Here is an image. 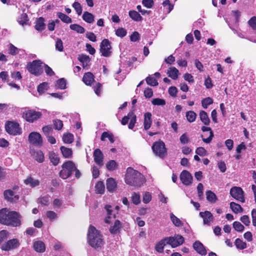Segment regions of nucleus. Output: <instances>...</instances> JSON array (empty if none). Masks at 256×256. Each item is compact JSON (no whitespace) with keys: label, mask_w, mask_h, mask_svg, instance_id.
I'll list each match as a JSON object with an SVG mask.
<instances>
[{"label":"nucleus","mask_w":256,"mask_h":256,"mask_svg":"<svg viewBox=\"0 0 256 256\" xmlns=\"http://www.w3.org/2000/svg\"><path fill=\"white\" fill-rule=\"evenodd\" d=\"M21 216L14 211H10L6 208L0 210V223L14 227L18 226L21 224Z\"/></svg>","instance_id":"nucleus-1"},{"label":"nucleus","mask_w":256,"mask_h":256,"mask_svg":"<svg viewBox=\"0 0 256 256\" xmlns=\"http://www.w3.org/2000/svg\"><path fill=\"white\" fill-rule=\"evenodd\" d=\"M145 182V178L140 172L130 167L127 168L125 182L128 184L134 187H140Z\"/></svg>","instance_id":"nucleus-2"},{"label":"nucleus","mask_w":256,"mask_h":256,"mask_svg":"<svg viewBox=\"0 0 256 256\" xmlns=\"http://www.w3.org/2000/svg\"><path fill=\"white\" fill-rule=\"evenodd\" d=\"M88 244L93 248H98L103 244L102 235L94 226H90L88 234Z\"/></svg>","instance_id":"nucleus-3"},{"label":"nucleus","mask_w":256,"mask_h":256,"mask_svg":"<svg viewBox=\"0 0 256 256\" xmlns=\"http://www.w3.org/2000/svg\"><path fill=\"white\" fill-rule=\"evenodd\" d=\"M75 172V176L79 178L80 176V172L76 168V164L70 160L66 161L62 166V170L60 172V176L62 179H66L70 177L73 172Z\"/></svg>","instance_id":"nucleus-4"},{"label":"nucleus","mask_w":256,"mask_h":256,"mask_svg":"<svg viewBox=\"0 0 256 256\" xmlns=\"http://www.w3.org/2000/svg\"><path fill=\"white\" fill-rule=\"evenodd\" d=\"M42 62L40 60H34L28 64L27 70L32 74L36 76H39L43 71L42 66Z\"/></svg>","instance_id":"nucleus-5"},{"label":"nucleus","mask_w":256,"mask_h":256,"mask_svg":"<svg viewBox=\"0 0 256 256\" xmlns=\"http://www.w3.org/2000/svg\"><path fill=\"white\" fill-rule=\"evenodd\" d=\"M41 112L34 110H25L23 111L22 116L29 122H33L42 117Z\"/></svg>","instance_id":"nucleus-6"},{"label":"nucleus","mask_w":256,"mask_h":256,"mask_svg":"<svg viewBox=\"0 0 256 256\" xmlns=\"http://www.w3.org/2000/svg\"><path fill=\"white\" fill-rule=\"evenodd\" d=\"M154 152L160 158H164L167 153L164 143L162 141L154 142L152 146Z\"/></svg>","instance_id":"nucleus-7"},{"label":"nucleus","mask_w":256,"mask_h":256,"mask_svg":"<svg viewBox=\"0 0 256 256\" xmlns=\"http://www.w3.org/2000/svg\"><path fill=\"white\" fill-rule=\"evenodd\" d=\"M20 246V242L17 238L10 240L2 244L0 246L2 250L8 252L18 248Z\"/></svg>","instance_id":"nucleus-8"},{"label":"nucleus","mask_w":256,"mask_h":256,"mask_svg":"<svg viewBox=\"0 0 256 256\" xmlns=\"http://www.w3.org/2000/svg\"><path fill=\"white\" fill-rule=\"evenodd\" d=\"M6 131L10 134L17 135L21 134V129L16 122H8L5 125Z\"/></svg>","instance_id":"nucleus-9"},{"label":"nucleus","mask_w":256,"mask_h":256,"mask_svg":"<svg viewBox=\"0 0 256 256\" xmlns=\"http://www.w3.org/2000/svg\"><path fill=\"white\" fill-rule=\"evenodd\" d=\"M168 244L172 248H176L182 244L184 242V238L180 234H175L174 236L166 237Z\"/></svg>","instance_id":"nucleus-10"},{"label":"nucleus","mask_w":256,"mask_h":256,"mask_svg":"<svg viewBox=\"0 0 256 256\" xmlns=\"http://www.w3.org/2000/svg\"><path fill=\"white\" fill-rule=\"evenodd\" d=\"M244 193L242 188L240 187L234 186L231 188L230 190L231 196L242 202H244L245 201Z\"/></svg>","instance_id":"nucleus-11"},{"label":"nucleus","mask_w":256,"mask_h":256,"mask_svg":"<svg viewBox=\"0 0 256 256\" xmlns=\"http://www.w3.org/2000/svg\"><path fill=\"white\" fill-rule=\"evenodd\" d=\"M110 42L108 39H104L100 44V52L102 55L105 57H108L111 54Z\"/></svg>","instance_id":"nucleus-12"},{"label":"nucleus","mask_w":256,"mask_h":256,"mask_svg":"<svg viewBox=\"0 0 256 256\" xmlns=\"http://www.w3.org/2000/svg\"><path fill=\"white\" fill-rule=\"evenodd\" d=\"M28 140L30 142L36 146H40L42 143L41 135L37 132H32L29 134Z\"/></svg>","instance_id":"nucleus-13"},{"label":"nucleus","mask_w":256,"mask_h":256,"mask_svg":"<svg viewBox=\"0 0 256 256\" xmlns=\"http://www.w3.org/2000/svg\"><path fill=\"white\" fill-rule=\"evenodd\" d=\"M180 178L182 182L186 186H189L192 183V176L187 170H182L180 174Z\"/></svg>","instance_id":"nucleus-14"},{"label":"nucleus","mask_w":256,"mask_h":256,"mask_svg":"<svg viewBox=\"0 0 256 256\" xmlns=\"http://www.w3.org/2000/svg\"><path fill=\"white\" fill-rule=\"evenodd\" d=\"M200 216L202 218L203 223L204 225L210 226L211 222L213 220V216L209 211L200 212Z\"/></svg>","instance_id":"nucleus-15"},{"label":"nucleus","mask_w":256,"mask_h":256,"mask_svg":"<svg viewBox=\"0 0 256 256\" xmlns=\"http://www.w3.org/2000/svg\"><path fill=\"white\" fill-rule=\"evenodd\" d=\"M105 209L106 211V216L104 222L106 223L110 224L113 219L115 218L116 213L112 209V206L110 205H106Z\"/></svg>","instance_id":"nucleus-16"},{"label":"nucleus","mask_w":256,"mask_h":256,"mask_svg":"<svg viewBox=\"0 0 256 256\" xmlns=\"http://www.w3.org/2000/svg\"><path fill=\"white\" fill-rule=\"evenodd\" d=\"M94 160L95 162L100 166H102L103 163V154L102 151L96 148L94 152Z\"/></svg>","instance_id":"nucleus-17"},{"label":"nucleus","mask_w":256,"mask_h":256,"mask_svg":"<svg viewBox=\"0 0 256 256\" xmlns=\"http://www.w3.org/2000/svg\"><path fill=\"white\" fill-rule=\"evenodd\" d=\"M4 198L10 202L16 201L18 200L19 196L16 195L12 190H8L4 192Z\"/></svg>","instance_id":"nucleus-18"},{"label":"nucleus","mask_w":256,"mask_h":256,"mask_svg":"<svg viewBox=\"0 0 256 256\" xmlns=\"http://www.w3.org/2000/svg\"><path fill=\"white\" fill-rule=\"evenodd\" d=\"M193 248L198 253L203 256L206 255V250L200 241H196L193 244Z\"/></svg>","instance_id":"nucleus-19"},{"label":"nucleus","mask_w":256,"mask_h":256,"mask_svg":"<svg viewBox=\"0 0 256 256\" xmlns=\"http://www.w3.org/2000/svg\"><path fill=\"white\" fill-rule=\"evenodd\" d=\"M152 124V114L150 112L144 114V128L145 130H148Z\"/></svg>","instance_id":"nucleus-20"},{"label":"nucleus","mask_w":256,"mask_h":256,"mask_svg":"<svg viewBox=\"0 0 256 256\" xmlns=\"http://www.w3.org/2000/svg\"><path fill=\"white\" fill-rule=\"evenodd\" d=\"M202 130L203 132H210V135L208 138H204L206 135L205 134L204 135H202V140L206 144L210 143L213 138V136H214V134H213L212 131V130L211 128L210 127L202 126Z\"/></svg>","instance_id":"nucleus-21"},{"label":"nucleus","mask_w":256,"mask_h":256,"mask_svg":"<svg viewBox=\"0 0 256 256\" xmlns=\"http://www.w3.org/2000/svg\"><path fill=\"white\" fill-rule=\"evenodd\" d=\"M167 75L172 80L178 78L180 74L179 70L175 67L172 66L168 68L167 72Z\"/></svg>","instance_id":"nucleus-22"},{"label":"nucleus","mask_w":256,"mask_h":256,"mask_svg":"<svg viewBox=\"0 0 256 256\" xmlns=\"http://www.w3.org/2000/svg\"><path fill=\"white\" fill-rule=\"evenodd\" d=\"M35 24V28L38 31L41 32L45 28L44 19L42 17L38 18L36 20Z\"/></svg>","instance_id":"nucleus-23"},{"label":"nucleus","mask_w":256,"mask_h":256,"mask_svg":"<svg viewBox=\"0 0 256 256\" xmlns=\"http://www.w3.org/2000/svg\"><path fill=\"white\" fill-rule=\"evenodd\" d=\"M168 244L166 237L158 242L156 245L155 250L158 252H162L164 246Z\"/></svg>","instance_id":"nucleus-24"},{"label":"nucleus","mask_w":256,"mask_h":256,"mask_svg":"<svg viewBox=\"0 0 256 256\" xmlns=\"http://www.w3.org/2000/svg\"><path fill=\"white\" fill-rule=\"evenodd\" d=\"M106 188L110 192H114L116 188V183L115 180L112 178H109L106 180Z\"/></svg>","instance_id":"nucleus-25"},{"label":"nucleus","mask_w":256,"mask_h":256,"mask_svg":"<svg viewBox=\"0 0 256 256\" xmlns=\"http://www.w3.org/2000/svg\"><path fill=\"white\" fill-rule=\"evenodd\" d=\"M82 80L88 86L91 85L94 81V78L92 74L90 72L86 73L83 76Z\"/></svg>","instance_id":"nucleus-26"},{"label":"nucleus","mask_w":256,"mask_h":256,"mask_svg":"<svg viewBox=\"0 0 256 256\" xmlns=\"http://www.w3.org/2000/svg\"><path fill=\"white\" fill-rule=\"evenodd\" d=\"M201 122L206 126L210 124V120L208 114L204 110H200L199 114Z\"/></svg>","instance_id":"nucleus-27"},{"label":"nucleus","mask_w":256,"mask_h":256,"mask_svg":"<svg viewBox=\"0 0 256 256\" xmlns=\"http://www.w3.org/2000/svg\"><path fill=\"white\" fill-rule=\"evenodd\" d=\"M78 60L82 63V66L84 68H86L90 62V58L86 54H80L78 56Z\"/></svg>","instance_id":"nucleus-28"},{"label":"nucleus","mask_w":256,"mask_h":256,"mask_svg":"<svg viewBox=\"0 0 256 256\" xmlns=\"http://www.w3.org/2000/svg\"><path fill=\"white\" fill-rule=\"evenodd\" d=\"M82 18L83 20L87 23L92 24L94 22V16L88 12H84Z\"/></svg>","instance_id":"nucleus-29"},{"label":"nucleus","mask_w":256,"mask_h":256,"mask_svg":"<svg viewBox=\"0 0 256 256\" xmlns=\"http://www.w3.org/2000/svg\"><path fill=\"white\" fill-rule=\"evenodd\" d=\"M34 248L36 251L42 252L45 250L46 247L44 243L41 241H37L34 244Z\"/></svg>","instance_id":"nucleus-30"},{"label":"nucleus","mask_w":256,"mask_h":256,"mask_svg":"<svg viewBox=\"0 0 256 256\" xmlns=\"http://www.w3.org/2000/svg\"><path fill=\"white\" fill-rule=\"evenodd\" d=\"M34 158L39 162H42L44 160V154L41 150L34 151L32 154Z\"/></svg>","instance_id":"nucleus-31"},{"label":"nucleus","mask_w":256,"mask_h":256,"mask_svg":"<svg viewBox=\"0 0 256 256\" xmlns=\"http://www.w3.org/2000/svg\"><path fill=\"white\" fill-rule=\"evenodd\" d=\"M60 149L64 157L65 158H71L72 154V151L71 148L62 146Z\"/></svg>","instance_id":"nucleus-32"},{"label":"nucleus","mask_w":256,"mask_h":256,"mask_svg":"<svg viewBox=\"0 0 256 256\" xmlns=\"http://www.w3.org/2000/svg\"><path fill=\"white\" fill-rule=\"evenodd\" d=\"M128 14L130 17L134 21L140 22L142 20V16L136 10H130Z\"/></svg>","instance_id":"nucleus-33"},{"label":"nucleus","mask_w":256,"mask_h":256,"mask_svg":"<svg viewBox=\"0 0 256 256\" xmlns=\"http://www.w3.org/2000/svg\"><path fill=\"white\" fill-rule=\"evenodd\" d=\"M122 227V224L120 220H116L114 224L110 228V231L112 234L116 233Z\"/></svg>","instance_id":"nucleus-34"},{"label":"nucleus","mask_w":256,"mask_h":256,"mask_svg":"<svg viewBox=\"0 0 256 256\" xmlns=\"http://www.w3.org/2000/svg\"><path fill=\"white\" fill-rule=\"evenodd\" d=\"M230 205V208L232 211L236 214L242 212H243V208L239 204H236L234 202H231Z\"/></svg>","instance_id":"nucleus-35"},{"label":"nucleus","mask_w":256,"mask_h":256,"mask_svg":"<svg viewBox=\"0 0 256 256\" xmlns=\"http://www.w3.org/2000/svg\"><path fill=\"white\" fill-rule=\"evenodd\" d=\"M18 22L20 24L24 26L28 24V18L26 13H22L18 19Z\"/></svg>","instance_id":"nucleus-36"},{"label":"nucleus","mask_w":256,"mask_h":256,"mask_svg":"<svg viewBox=\"0 0 256 256\" xmlns=\"http://www.w3.org/2000/svg\"><path fill=\"white\" fill-rule=\"evenodd\" d=\"M170 219L176 226L180 227L183 226V222L172 213L170 214Z\"/></svg>","instance_id":"nucleus-37"},{"label":"nucleus","mask_w":256,"mask_h":256,"mask_svg":"<svg viewBox=\"0 0 256 256\" xmlns=\"http://www.w3.org/2000/svg\"><path fill=\"white\" fill-rule=\"evenodd\" d=\"M57 16L64 23L70 24L72 22V18L64 13L58 12L57 13Z\"/></svg>","instance_id":"nucleus-38"},{"label":"nucleus","mask_w":256,"mask_h":256,"mask_svg":"<svg viewBox=\"0 0 256 256\" xmlns=\"http://www.w3.org/2000/svg\"><path fill=\"white\" fill-rule=\"evenodd\" d=\"M196 114L192 110L188 111L186 112V118L188 121L190 122H192L195 121L196 118Z\"/></svg>","instance_id":"nucleus-39"},{"label":"nucleus","mask_w":256,"mask_h":256,"mask_svg":"<svg viewBox=\"0 0 256 256\" xmlns=\"http://www.w3.org/2000/svg\"><path fill=\"white\" fill-rule=\"evenodd\" d=\"M106 138H108L111 143H113L114 141V136L112 134L107 132H102L100 140L102 141H104Z\"/></svg>","instance_id":"nucleus-40"},{"label":"nucleus","mask_w":256,"mask_h":256,"mask_svg":"<svg viewBox=\"0 0 256 256\" xmlns=\"http://www.w3.org/2000/svg\"><path fill=\"white\" fill-rule=\"evenodd\" d=\"M24 183L26 184L30 185L32 187H34L38 186L40 184V182L38 180H34L31 177H28L26 180H25Z\"/></svg>","instance_id":"nucleus-41"},{"label":"nucleus","mask_w":256,"mask_h":256,"mask_svg":"<svg viewBox=\"0 0 256 256\" xmlns=\"http://www.w3.org/2000/svg\"><path fill=\"white\" fill-rule=\"evenodd\" d=\"M70 28L79 34H84L85 32L84 28L78 24H72L70 26Z\"/></svg>","instance_id":"nucleus-42"},{"label":"nucleus","mask_w":256,"mask_h":256,"mask_svg":"<svg viewBox=\"0 0 256 256\" xmlns=\"http://www.w3.org/2000/svg\"><path fill=\"white\" fill-rule=\"evenodd\" d=\"M206 197L207 200L211 202H215L216 200V195L211 190L206 192Z\"/></svg>","instance_id":"nucleus-43"},{"label":"nucleus","mask_w":256,"mask_h":256,"mask_svg":"<svg viewBox=\"0 0 256 256\" xmlns=\"http://www.w3.org/2000/svg\"><path fill=\"white\" fill-rule=\"evenodd\" d=\"M66 80L64 78L58 80L56 84V86L60 90H64L66 88Z\"/></svg>","instance_id":"nucleus-44"},{"label":"nucleus","mask_w":256,"mask_h":256,"mask_svg":"<svg viewBox=\"0 0 256 256\" xmlns=\"http://www.w3.org/2000/svg\"><path fill=\"white\" fill-rule=\"evenodd\" d=\"M49 158L50 162L54 166H56L59 162V158L54 152H51L49 154Z\"/></svg>","instance_id":"nucleus-45"},{"label":"nucleus","mask_w":256,"mask_h":256,"mask_svg":"<svg viewBox=\"0 0 256 256\" xmlns=\"http://www.w3.org/2000/svg\"><path fill=\"white\" fill-rule=\"evenodd\" d=\"M62 140L66 144H71L74 141V136L70 133L64 134L63 135Z\"/></svg>","instance_id":"nucleus-46"},{"label":"nucleus","mask_w":256,"mask_h":256,"mask_svg":"<svg viewBox=\"0 0 256 256\" xmlns=\"http://www.w3.org/2000/svg\"><path fill=\"white\" fill-rule=\"evenodd\" d=\"M96 194H102L104 191V186L102 182H98L96 183Z\"/></svg>","instance_id":"nucleus-47"},{"label":"nucleus","mask_w":256,"mask_h":256,"mask_svg":"<svg viewBox=\"0 0 256 256\" xmlns=\"http://www.w3.org/2000/svg\"><path fill=\"white\" fill-rule=\"evenodd\" d=\"M234 244L236 248L240 250H244L247 247L246 242H243L240 238H236L235 240Z\"/></svg>","instance_id":"nucleus-48"},{"label":"nucleus","mask_w":256,"mask_h":256,"mask_svg":"<svg viewBox=\"0 0 256 256\" xmlns=\"http://www.w3.org/2000/svg\"><path fill=\"white\" fill-rule=\"evenodd\" d=\"M131 200L133 204L138 205L140 202V196L138 193L134 192L132 194Z\"/></svg>","instance_id":"nucleus-49"},{"label":"nucleus","mask_w":256,"mask_h":256,"mask_svg":"<svg viewBox=\"0 0 256 256\" xmlns=\"http://www.w3.org/2000/svg\"><path fill=\"white\" fill-rule=\"evenodd\" d=\"M212 103L213 100L210 97L204 98L202 100V106L205 109L207 108L208 106L212 104Z\"/></svg>","instance_id":"nucleus-50"},{"label":"nucleus","mask_w":256,"mask_h":256,"mask_svg":"<svg viewBox=\"0 0 256 256\" xmlns=\"http://www.w3.org/2000/svg\"><path fill=\"white\" fill-rule=\"evenodd\" d=\"M146 80L147 84L151 86H156L158 84V80L152 76H148Z\"/></svg>","instance_id":"nucleus-51"},{"label":"nucleus","mask_w":256,"mask_h":256,"mask_svg":"<svg viewBox=\"0 0 256 256\" xmlns=\"http://www.w3.org/2000/svg\"><path fill=\"white\" fill-rule=\"evenodd\" d=\"M56 50L58 52H62L64 50L63 42L60 38H57L55 43Z\"/></svg>","instance_id":"nucleus-52"},{"label":"nucleus","mask_w":256,"mask_h":256,"mask_svg":"<svg viewBox=\"0 0 256 256\" xmlns=\"http://www.w3.org/2000/svg\"><path fill=\"white\" fill-rule=\"evenodd\" d=\"M233 228L237 232H242L244 229V226L239 222L235 221L233 223Z\"/></svg>","instance_id":"nucleus-53"},{"label":"nucleus","mask_w":256,"mask_h":256,"mask_svg":"<svg viewBox=\"0 0 256 256\" xmlns=\"http://www.w3.org/2000/svg\"><path fill=\"white\" fill-rule=\"evenodd\" d=\"M152 103L153 105L154 106H164L166 104V101L160 98H154Z\"/></svg>","instance_id":"nucleus-54"},{"label":"nucleus","mask_w":256,"mask_h":256,"mask_svg":"<svg viewBox=\"0 0 256 256\" xmlns=\"http://www.w3.org/2000/svg\"><path fill=\"white\" fill-rule=\"evenodd\" d=\"M106 166L108 170H114L116 168L117 166V164L116 161L114 160H110L106 164Z\"/></svg>","instance_id":"nucleus-55"},{"label":"nucleus","mask_w":256,"mask_h":256,"mask_svg":"<svg viewBox=\"0 0 256 256\" xmlns=\"http://www.w3.org/2000/svg\"><path fill=\"white\" fill-rule=\"evenodd\" d=\"M72 7L74 8V9L76 10V13L78 16H80L82 14V8L80 4L78 2H75L72 4Z\"/></svg>","instance_id":"nucleus-56"},{"label":"nucleus","mask_w":256,"mask_h":256,"mask_svg":"<svg viewBox=\"0 0 256 256\" xmlns=\"http://www.w3.org/2000/svg\"><path fill=\"white\" fill-rule=\"evenodd\" d=\"M54 128L56 130H60L63 126L62 122L60 120H53Z\"/></svg>","instance_id":"nucleus-57"},{"label":"nucleus","mask_w":256,"mask_h":256,"mask_svg":"<svg viewBox=\"0 0 256 256\" xmlns=\"http://www.w3.org/2000/svg\"><path fill=\"white\" fill-rule=\"evenodd\" d=\"M48 87V84L46 82H43L40 84L38 87V91L40 94H43L46 90Z\"/></svg>","instance_id":"nucleus-58"},{"label":"nucleus","mask_w":256,"mask_h":256,"mask_svg":"<svg viewBox=\"0 0 256 256\" xmlns=\"http://www.w3.org/2000/svg\"><path fill=\"white\" fill-rule=\"evenodd\" d=\"M152 200V196L150 192H145L143 195L142 201L144 204H148Z\"/></svg>","instance_id":"nucleus-59"},{"label":"nucleus","mask_w":256,"mask_h":256,"mask_svg":"<svg viewBox=\"0 0 256 256\" xmlns=\"http://www.w3.org/2000/svg\"><path fill=\"white\" fill-rule=\"evenodd\" d=\"M248 24L253 30H256V16H252L248 22Z\"/></svg>","instance_id":"nucleus-60"},{"label":"nucleus","mask_w":256,"mask_h":256,"mask_svg":"<svg viewBox=\"0 0 256 256\" xmlns=\"http://www.w3.org/2000/svg\"><path fill=\"white\" fill-rule=\"evenodd\" d=\"M116 34L117 36L122 38L126 34V30L124 28H118L116 31Z\"/></svg>","instance_id":"nucleus-61"},{"label":"nucleus","mask_w":256,"mask_h":256,"mask_svg":"<svg viewBox=\"0 0 256 256\" xmlns=\"http://www.w3.org/2000/svg\"><path fill=\"white\" fill-rule=\"evenodd\" d=\"M196 153L200 156H204L206 155L207 152L203 147H199L196 149Z\"/></svg>","instance_id":"nucleus-62"},{"label":"nucleus","mask_w":256,"mask_h":256,"mask_svg":"<svg viewBox=\"0 0 256 256\" xmlns=\"http://www.w3.org/2000/svg\"><path fill=\"white\" fill-rule=\"evenodd\" d=\"M240 220L246 226H248L250 223V218L247 215L242 216L240 218Z\"/></svg>","instance_id":"nucleus-63"},{"label":"nucleus","mask_w":256,"mask_h":256,"mask_svg":"<svg viewBox=\"0 0 256 256\" xmlns=\"http://www.w3.org/2000/svg\"><path fill=\"white\" fill-rule=\"evenodd\" d=\"M42 130L43 132L46 136H48L49 134L51 133L52 131V126L50 125L44 126Z\"/></svg>","instance_id":"nucleus-64"}]
</instances>
